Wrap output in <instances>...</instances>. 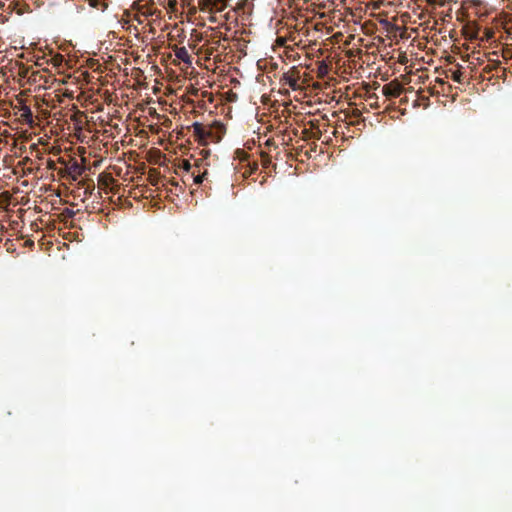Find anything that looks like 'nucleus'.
<instances>
[{
    "label": "nucleus",
    "mask_w": 512,
    "mask_h": 512,
    "mask_svg": "<svg viewBox=\"0 0 512 512\" xmlns=\"http://www.w3.org/2000/svg\"><path fill=\"white\" fill-rule=\"evenodd\" d=\"M228 2L229 0H202L200 9L210 14L222 12L226 9Z\"/></svg>",
    "instance_id": "obj_1"
},
{
    "label": "nucleus",
    "mask_w": 512,
    "mask_h": 512,
    "mask_svg": "<svg viewBox=\"0 0 512 512\" xmlns=\"http://www.w3.org/2000/svg\"><path fill=\"white\" fill-rule=\"evenodd\" d=\"M192 128L196 139L202 144H206L207 140L213 137L211 128H206L199 122H194Z\"/></svg>",
    "instance_id": "obj_2"
},
{
    "label": "nucleus",
    "mask_w": 512,
    "mask_h": 512,
    "mask_svg": "<svg viewBox=\"0 0 512 512\" xmlns=\"http://www.w3.org/2000/svg\"><path fill=\"white\" fill-rule=\"evenodd\" d=\"M383 93L389 97H398L402 93V87L392 82L383 86Z\"/></svg>",
    "instance_id": "obj_3"
},
{
    "label": "nucleus",
    "mask_w": 512,
    "mask_h": 512,
    "mask_svg": "<svg viewBox=\"0 0 512 512\" xmlns=\"http://www.w3.org/2000/svg\"><path fill=\"white\" fill-rule=\"evenodd\" d=\"M175 56L183 61L184 63L191 65L192 57L189 54L188 50L185 47H180L175 50Z\"/></svg>",
    "instance_id": "obj_4"
},
{
    "label": "nucleus",
    "mask_w": 512,
    "mask_h": 512,
    "mask_svg": "<svg viewBox=\"0 0 512 512\" xmlns=\"http://www.w3.org/2000/svg\"><path fill=\"white\" fill-rule=\"evenodd\" d=\"M283 80L285 81V84H287L290 88L293 90H296L298 88V80L299 76H294V71L285 73L283 75Z\"/></svg>",
    "instance_id": "obj_5"
},
{
    "label": "nucleus",
    "mask_w": 512,
    "mask_h": 512,
    "mask_svg": "<svg viewBox=\"0 0 512 512\" xmlns=\"http://www.w3.org/2000/svg\"><path fill=\"white\" fill-rule=\"evenodd\" d=\"M67 170L71 178L73 180H76L82 174L83 167L77 161H73V163L67 168Z\"/></svg>",
    "instance_id": "obj_6"
},
{
    "label": "nucleus",
    "mask_w": 512,
    "mask_h": 512,
    "mask_svg": "<svg viewBox=\"0 0 512 512\" xmlns=\"http://www.w3.org/2000/svg\"><path fill=\"white\" fill-rule=\"evenodd\" d=\"M21 115L20 117L25 121L27 124L33 123V113L29 106L24 105L21 108Z\"/></svg>",
    "instance_id": "obj_7"
},
{
    "label": "nucleus",
    "mask_w": 512,
    "mask_h": 512,
    "mask_svg": "<svg viewBox=\"0 0 512 512\" xmlns=\"http://www.w3.org/2000/svg\"><path fill=\"white\" fill-rule=\"evenodd\" d=\"M87 2L92 8L102 12L108 8V3L104 0H87Z\"/></svg>",
    "instance_id": "obj_8"
},
{
    "label": "nucleus",
    "mask_w": 512,
    "mask_h": 512,
    "mask_svg": "<svg viewBox=\"0 0 512 512\" xmlns=\"http://www.w3.org/2000/svg\"><path fill=\"white\" fill-rule=\"evenodd\" d=\"M197 172L198 173L196 174V169L194 171H192L191 177L193 178V182L195 184H201L207 175V170H204L202 173H200V171L198 169Z\"/></svg>",
    "instance_id": "obj_9"
},
{
    "label": "nucleus",
    "mask_w": 512,
    "mask_h": 512,
    "mask_svg": "<svg viewBox=\"0 0 512 512\" xmlns=\"http://www.w3.org/2000/svg\"><path fill=\"white\" fill-rule=\"evenodd\" d=\"M181 169H183L184 171L186 172H191L194 171L196 168L198 169L199 168V165H193L190 163L189 160H183L181 165L179 166Z\"/></svg>",
    "instance_id": "obj_10"
},
{
    "label": "nucleus",
    "mask_w": 512,
    "mask_h": 512,
    "mask_svg": "<svg viewBox=\"0 0 512 512\" xmlns=\"http://www.w3.org/2000/svg\"><path fill=\"white\" fill-rule=\"evenodd\" d=\"M380 24L385 28V30L387 32H394V31H397L399 28L398 26L392 24L390 21H388L387 19H382L380 20Z\"/></svg>",
    "instance_id": "obj_11"
},
{
    "label": "nucleus",
    "mask_w": 512,
    "mask_h": 512,
    "mask_svg": "<svg viewBox=\"0 0 512 512\" xmlns=\"http://www.w3.org/2000/svg\"><path fill=\"white\" fill-rule=\"evenodd\" d=\"M260 157H261V165L263 166V168H268L272 163L270 155L267 154L266 152L262 151L260 154Z\"/></svg>",
    "instance_id": "obj_12"
},
{
    "label": "nucleus",
    "mask_w": 512,
    "mask_h": 512,
    "mask_svg": "<svg viewBox=\"0 0 512 512\" xmlns=\"http://www.w3.org/2000/svg\"><path fill=\"white\" fill-rule=\"evenodd\" d=\"M451 79L454 82L462 83V81H463V73L461 72V70L457 69L455 71H452L451 72Z\"/></svg>",
    "instance_id": "obj_13"
},
{
    "label": "nucleus",
    "mask_w": 512,
    "mask_h": 512,
    "mask_svg": "<svg viewBox=\"0 0 512 512\" xmlns=\"http://www.w3.org/2000/svg\"><path fill=\"white\" fill-rule=\"evenodd\" d=\"M499 65V62L496 63L495 65H487L484 67L483 71L485 73H490L494 68H496L497 66Z\"/></svg>",
    "instance_id": "obj_14"
},
{
    "label": "nucleus",
    "mask_w": 512,
    "mask_h": 512,
    "mask_svg": "<svg viewBox=\"0 0 512 512\" xmlns=\"http://www.w3.org/2000/svg\"><path fill=\"white\" fill-rule=\"evenodd\" d=\"M249 167H250V173L252 174L258 170V163L257 162L249 163Z\"/></svg>",
    "instance_id": "obj_15"
},
{
    "label": "nucleus",
    "mask_w": 512,
    "mask_h": 512,
    "mask_svg": "<svg viewBox=\"0 0 512 512\" xmlns=\"http://www.w3.org/2000/svg\"><path fill=\"white\" fill-rule=\"evenodd\" d=\"M428 1H429V3L438 4L439 6H443L444 5L443 1H437V0H428Z\"/></svg>",
    "instance_id": "obj_16"
},
{
    "label": "nucleus",
    "mask_w": 512,
    "mask_h": 512,
    "mask_svg": "<svg viewBox=\"0 0 512 512\" xmlns=\"http://www.w3.org/2000/svg\"><path fill=\"white\" fill-rule=\"evenodd\" d=\"M209 21H210V22H212V23H216L217 19H216V17H215V16L211 15V16L209 17Z\"/></svg>",
    "instance_id": "obj_17"
},
{
    "label": "nucleus",
    "mask_w": 512,
    "mask_h": 512,
    "mask_svg": "<svg viewBox=\"0 0 512 512\" xmlns=\"http://www.w3.org/2000/svg\"><path fill=\"white\" fill-rule=\"evenodd\" d=\"M503 56L504 57L509 56V51H503Z\"/></svg>",
    "instance_id": "obj_18"
},
{
    "label": "nucleus",
    "mask_w": 512,
    "mask_h": 512,
    "mask_svg": "<svg viewBox=\"0 0 512 512\" xmlns=\"http://www.w3.org/2000/svg\"><path fill=\"white\" fill-rule=\"evenodd\" d=\"M217 126H218L219 129H223V125L222 124L217 123Z\"/></svg>",
    "instance_id": "obj_19"
}]
</instances>
